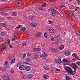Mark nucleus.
Returning a JSON list of instances; mask_svg holds the SVG:
<instances>
[{
  "instance_id": "nucleus-22",
  "label": "nucleus",
  "mask_w": 80,
  "mask_h": 80,
  "mask_svg": "<svg viewBox=\"0 0 80 80\" xmlns=\"http://www.w3.org/2000/svg\"><path fill=\"white\" fill-rule=\"evenodd\" d=\"M44 68L45 69V70H50V68L48 67L44 66Z\"/></svg>"
},
{
  "instance_id": "nucleus-8",
  "label": "nucleus",
  "mask_w": 80,
  "mask_h": 80,
  "mask_svg": "<svg viewBox=\"0 0 80 80\" xmlns=\"http://www.w3.org/2000/svg\"><path fill=\"white\" fill-rule=\"evenodd\" d=\"M35 17L34 16H30L28 17V19L29 20H33Z\"/></svg>"
},
{
  "instance_id": "nucleus-63",
  "label": "nucleus",
  "mask_w": 80,
  "mask_h": 80,
  "mask_svg": "<svg viewBox=\"0 0 80 80\" xmlns=\"http://www.w3.org/2000/svg\"><path fill=\"white\" fill-rule=\"evenodd\" d=\"M44 56L45 57H48V55L47 54H46L45 55H44Z\"/></svg>"
},
{
  "instance_id": "nucleus-4",
  "label": "nucleus",
  "mask_w": 80,
  "mask_h": 80,
  "mask_svg": "<svg viewBox=\"0 0 80 80\" xmlns=\"http://www.w3.org/2000/svg\"><path fill=\"white\" fill-rule=\"evenodd\" d=\"M64 54L66 56H68L70 55V52L68 50H66L64 52Z\"/></svg>"
},
{
  "instance_id": "nucleus-61",
  "label": "nucleus",
  "mask_w": 80,
  "mask_h": 80,
  "mask_svg": "<svg viewBox=\"0 0 80 80\" xmlns=\"http://www.w3.org/2000/svg\"><path fill=\"white\" fill-rule=\"evenodd\" d=\"M2 70H6V68H4L2 69Z\"/></svg>"
},
{
  "instance_id": "nucleus-3",
  "label": "nucleus",
  "mask_w": 80,
  "mask_h": 80,
  "mask_svg": "<svg viewBox=\"0 0 80 80\" xmlns=\"http://www.w3.org/2000/svg\"><path fill=\"white\" fill-rule=\"evenodd\" d=\"M19 68L20 70H24L25 69V65L23 64L22 65H20Z\"/></svg>"
},
{
  "instance_id": "nucleus-7",
  "label": "nucleus",
  "mask_w": 80,
  "mask_h": 80,
  "mask_svg": "<svg viewBox=\"0 0 80 80\" xmlns=\"http://www.w3.org/2000/svg\"><path fill=\"white\" fill-rule=\"evenodd\" d=\"M30 25L32 27H35L37 26V24L36 23L32 22L31 23Z\"/></svg>"
},
{
  "instance_id": "nucleus-51",
  "label": "nucleus",
  "mask_w": 80,
  "mask_h": 80,
  "mask_svg": "<svg viewBox=\"0 0 80 80\" xmlns=\"http://www.w3.org/2000/svg\"><path fill=\"white\" fill-rule=\"evenodd\" d=\"M38 9H39V10H42V8H41L40 7H38Z\"/></svg>"
},
{
  "instance_id": "nucleus-20",
  "label": "nucleus",
  "mask_w": 80,
  "mask_h": 80,
  "mask_svg": "<svg viewBox=\"0 0 80 80\" xmlns=\"http://www.w3.org/2000/svg\"><path fill=\"white\" fill-rule=\"evenodd\" d=\"M52 51L55 52V53H57V49L53 48L52 49Z\"/></svg>"
},
{
  "instance_id": "nucleus-32",
  "label": "nucleus",
  "mask_w": 80,
  "mask_h": 80,
  "mask_svg": "<svg viewBox=\"0 0 80 80\" xmlns=\"http://www.w3.org/2000/svg\"><path fill=\"white\" fill-rule=\"evenodd\" d=\"M3 9V10H10L9 8H4Z\"/></svg>"
},
{
  "instance_id": "nucleus-58",
  "label": "nucleus",
  "mask_w": 80,
  "mask_h": 80,
  "mask_svg": "<svg viewBox=\"0 0 80 80\" xmlns=\"http://www.w3.org/2000/svg\"><path fill=\"white\" fill-rule=\"evenodd\" d=\"M8 18V19H9V20H12V18L10 17H9Z\"/></svg>"
},
{
  "instance_id": "nucleus-60",
  "label": "nucleus",
  "mask_w": 80,
  "mask_h": 80,
  "mask_svg": "<svg viewBox=\"0 0 80 80\" xmlns=\"http://www.w3.org/2000/svg\"><path fill=\"white\" fill-rule=\"evenodd\" d=\"M24 18L26 20L27 18L25 16L24 17Z\"/></svg>"
},
{
  "instance_id": "nucleus-33",
  "label": "nucleus",
  "mask_w": 80,
  "mask_h": 80,
  "mask_svg": "<svg viewBox=\"0 0 80 80\" xmlns=\"http://www.w3.org/2000/svg\"><path fill=\"white\" fill-rule=\"evenodd\" d=\"M69 14L71 15V17H73L74 15V13L73 12H70Z\"/></svg>"
},
{
  "instance_id": "nucleus-23",
  "label": "nucleus",
  "mask_w": 80,
  "mask_h": 80,
  "mask_svg": "<svg viewBox=\"0 0 80 80\" xmlns=\"http://www.w3.org/2000/svg\"><path fill=\"white\" fill-rule=\"evenodd\" d=\"M44 36L45 38H47L48 37V34H47V32H45L44 33Z\"/></svg>"
},
{
  "instance_id": "nucleus-38",
  "label": "nucleus",
  "mask_w": 80,
  "mask_h": 80,
  "mask_svg": "<svg viewBox=\"0 0 80 80\" xmlns=\"http://www.w3.org/2000/svg\"><path fill=\"white\" fill-rule=\"evenodd\" d=\"M26 54H23V56H22V58H25V57H26Z\"/></svg>"
},
{
  "instance_id": "nucleus-28",
  "label": "nucleus",
  "mask_w": 80,
  "mask_h": 80,
  "mask_svg": "<svg viewBox=\"0 0 80 80\" xmlns=\"http://www.w3.org/2000/svg\"><path fill=\"white\" fill-rule=\"evenodd\" d=\"M75 11H78L80 10V8L79 7H76V8H75Z\"/></svg>"
},
{
  "instance_id": "nucleus-47",
  "label": "nucleus",
  "mask_w": 80,
  "mask_h": 80,
  "mask_svg": "<svg viewBox=\"0 0 80 80\" xmlns=\"http://www.w3.org/2000/svg\"><path fill=\"white\" fill-rule=\"evenodd\" d=\"M5 65H8V62L6 61L5 62Z\"/></svg>"
},
{
  "instance_id": "nucleus-25",
  "label": "nucleus",
  "mask_w": 80,
  "mask_h": 80,
  "mask_svg": "<svg viewBox=\"0 0 80 80\" xmlns=\"http://www.w3.org/2000/svg\"><path fill=\"white\" fill-rule=\"evenodd\" d=\"M5 49H7V46H4V48H1V50L2 51H4V50H5Z\"/></svg>"
},
{
  "instance_id": "nucleus-52",
  "label": "nucleus",
  "mask_w": 80,
  "mask_h": 80,
  "mask_svg": "<svg viewBox=\"0 0 80 80\" xmlns=\"http://www.w3.org/2000/svg\"><path fill=\"white\" fill-rule=\"evenodd\" d=\"M10 72H11V73H15V71H14L13 70H11Z\"/></svg>"
},
{
  "instance_id": "nucleus-41",
  "label": "nucleus",
  "mask_w": 80,
  "mask_h": 80,
  "mask_svg": "<svg viewBox=\"0 0 80 80\" xmlns=\"http://www.w3.org/2000/svg\"><path fill=\"white\" fill-rule=\"evenodd\" d=\"M75 57L76 59L78 60H80V59H79L78 57L77 56H75Z\"/></svg>"
},
{
  "instance_id": "nucleus-49",
  "label": "nucleus",
  "mask_w": 80,
  "mask_h": 80,
  "mask_svg": "<svg viewBox=\"0 0 80 80\" xmlns=\"http://www.w3.org/2000/svg\"><path fill=\"white\" fill-rule=\"evenodd\" d=\"M40 50H39V49L38 48H36V51H37V52H38V51H39Z\"/></svg>"
},
{
  "instance_id": "nucleus-59",
  "label": "nucleus",
  "mask_w": 80,
  "mask_h": 80,
  "mask_svg": "<svg viewBox=\"0 0 80 80\" xmlns=\"http://www.w3.org/2000/svg\"><path fill=\"white\" fill-rule=\"evenodd\" d=\"M75 55H77V54L75 53H73L72 54V56L73 57V56H75Z\"/></svg>"
},
{
  "instance_id": "nucleus-39",
  "label": "nucleus",
  "mask_w": 80,
  "mask_h": 80,
  "mask_svg": "<svg viewBox=\"0 0 80 80\" xmlns=\"http://www.w3.org/2000/svg\"><path fill=\"white\" fill-rule=\"evenodd\" d=\"M22 78H23V79H25V75L24 74H22Z\"/></svg>"
},
{
  "instance_id": "nucleus-43",
  "label": "nucleus",
  "mask_w": 80,
  "mask_h": 80,
  "mask_svg": "<svg viewBox=\"0 0 80 80\" xmlns=\"http://www.w3.org/2000/svg\"><path fill=\"white\" fill-rule=\"evenodd\" d=\"M16 14H17V13H16V12H13V16H16Z\"/></svg>"
},
{
  "instance_id": "nucleus-1",
  "label": "nucleus",
  "mask_w": 80,
  "mask_h": 80,
  "mask_svg": "<svg viewBox=\"0 0 80 80\" xmlns=\"http://www.w3.org/2000/svg\"><path fill=\"white\" fill-rule=\"evenodd\" d=\"M70 66L72 67V68H73V69H74V70H76L78 69V66H77L75 63H74L71 64Z\"/></svg>"
},
{
  "instance_id": "nucleus-46",
  "label": "nucleus",
  "mask_w": 80,
  "mask_h": 80,
  "mask_svg": "<svg viewBox=\"0 0 80 80\" xmlns=\"http://www.w3.org/2000/svg\"><path fill=\"white\" fill-rule=\"evenodd\" d=\"M8 44H10V39H8Z\"/></svg>"
},
{
  "instance_id": "nucleus-6",
  "label": "nucleus",
  "mask_w": 80,
  "mask_h": 80,
  "mask_svg": "<svg viewBox=\"0 0 80 80\" xmlns=\"http://www.w3.org/2000/svg\"><path fill=\"white\" fill-rule=\"evenodd\" d=\"M49 31L50 33H55V30L51 28H50V29L49 30Z\"/></svg>"
},
{
  "instance_id": "nucleus-19",
  "label": "nucleus",
  "mask_w": 80,
  "mask_h": 80,
  "mask_svg": "<svg viewBox=\"0 0 80 80\" xmlns=\"http://www.w3.org/2000/svg\"><path fill=\"white\" fill-rule=\"evenodd\" d=\"M51 14L52 15V17H55L56 16V14L54 12H52Z\"/></svg>"
},
{
  "instance_id": "nucleus-53",
  "label": "nucleus",
  "mask_w": 80,
  "mask_h": 80,
  "mask_svg": "<svg viewBox=\"0 0 80 80\" xmlns=\"http://www.w3.org/2000/svg\"><path fill=\"white\" fill-rule=\"evenodd\" d=\"M21 63H22L21 62H19V63L18 64V65L19 66H20Z\"/></svg>"
},
{
  "instance_id": "nucleus-12",
  "label": "nucleus",
  "mask_w": 80,
  "mask_h": 80,
  "mask_svg": "<svg viewBox=\"0 0 80 80\" xmlns=\"http://www.w3.org/2000/svg\"><path fill=\"white\" fill-rule=\"evenodd\" d=\"M59 48L60 49V50L63 49V48H64V46L63 45H62L60 46L59 47Z\"/></svg>"
},
{
  "instance_id": "nucleus-35",
  "label": "nucleus",
  "mask_w": 80,
  "mask_h": 80,
  "mask_svg": "<svg viewBox=\"0 0 80 80\" xmlns=\"http://www.w3.org/2000/svg\"><path fill=\"white\" fill-rule=\"evenodd\" d=\"M2 27H7V24L5 23H3Z\"/></svg>"
},
{
  "instance_id": "nucleus-64",
  "label": "nucleus",
  "mask_w": 80,
  "mask_h": 80,
  "mask_svg": "<svg viewBox=\"0 0 80 80\" xmlns=\"http://www.w3.org/2000/svg\"><path fill=\"white\" fill-rule=\"evenodd\" d=\"M58 30H61L60 28H58Z\"/></svg>"
},
{
  "instance_id": "nucleus-9",
  "label": "nucleus",
  "mask_w": 80,
  "mask_h": 80,
  "mask_svg": "<svg viewBox=\"0 0 80 80\" xmlns=\"http://www.w3.org/2000/svg\"><path fill=\"white\" fill-rule=\"evenodd\" d=\"M41 35L42 33L40 32H38L36 33V36L37 37H39L40 36H41Z\"/></svg>"
},
{
  "instance_id": "nucleus-18",
  "label": "nucleus",
  "mask_w": 80,
  "mask_h": 80,
  "mask_svg": "<svg viewBox=\"0 0 80 80\" xmlns=\"http://www.w3.org/2000/svg\"><path fill=\"white\" fill-rule=\"evenodd\" d=\"M66 80H72V79L70 78V77L68 76H66Z\"/></svg>"
},
{
  "instance_id": "nucleus-30",
  "label": "nucleus",
  "mask_w": 80,
  "mask_h": 80,
  "mask_svg": "<svg viewBox=\"0 0 80 80\" xmlns=\"http://www.w3.org/2000/svg\"><path fill=\"white\" fill-rule=\"evenodd\" d=\"M41 58H43V59H44V58H45V56L43 55H41L40 56Z\"/></svg>"
},
{
  "instance_id": "nucleus-10",
  "label": "nucleus",
  "mask_w": 80,
  "mask_h": 80,
  "mask_svg": "<svg viewBox=\"0 0 80 80\" xmlns=\"http://www.w3.org/2000/svg\"><path fill=\"white\" fill-rule=\"evenodd\" d=\"M54 39L55 40V41H56V42H59V41H60V40L61 39L60 38L58 37L57 38L56 37L55 38L54 37Z\"/></svg>"
},
{
  "instance_id": "nucleus-45",
  "label": "nucleus",
  "mask_w": 80,
  "mask_h": 80,
  "mask_svg": "<svg viewBox=\"0 0 80 80\" xmlns=\"http://www.w3.org/2000/svg\"><path fill=\"white\" fill-rule=\"evenodd\" d=\"M72 60H73V62H75L76 60V59H75V58H72Z\"/></svg>"
},
{
  "instance_id": "nucleus-21",
  "label": "nucleus",
  "mask_w": 80,
  "mask_h": 80,
  "mask_svg": "<svg viewBox=\"0 0 80 80\" xmlns=\"http://www.w3.org/2000/svg\"><path fill=\"white\" fill-rule=\"evenodd\" d=\"M15 62V59H12L11 61V63H14Z\"/></svg>"
},
{
  "instance_id": "nucleus-17",
  "label": "nucleus",
  "mask_w": 80,
  "mask_h": 80,
  "mask_svg": "<svg viewBox=\"0 0 80 80\" xmlns=\"http://www.w3.org/2000/svg\"><path fill=\"white\" fill-rule=\"evenodd\" d=\"M26 61L27 62H31V59L29 58H28L26 59Z\"/></svg>"
},
{
  "instance_id": "nucleus-2",
  "label": "nucleus",
  "mask_w": 80,
  "mask_h": 80,
  "mask_svg": "<svg viewBox=\"0 0 80 80\" xmlns=\"http://www.w3.org/2000/svg\"><path fill=\"white\" fill-rule=\"evenodd\" d=\"M66 71L68 73H70V74H73V75H75V73H76V70L74 71L73 70H66Z\"/></svg>"
},
{
  "instance_id": "nucleus-16",
  "label": "nucleus",
  "mask_w": 80,
  "mask_h": 80,
  "mask_svg": "<svg viewBox=\"0 0 80 80\" xmlns=\"http://www.w3.org/2000/svg\"><path fill=\"white\" fill-rule=\"evenodd\" d=\"M21 30L22 31V32H25L26 28H25V27H22L21 28Z\"/></svg>"
},
{
  "instance_id": "nucleus-31",
  "label": "nucleus",
  "mask_w": 80,
  "mask_h": 80,
  "mask_svg": "<svg viewBox=\"0 0 80 80\" xmlns=\"http://www.w3.org/2000/svg\"><path fill=\"white\" fill-rule=\"evenodd\" d=\"M61 62H62V60H61V59H60V58H59L58 60V63L60 64V63H61Z\"/></svg>"
},
{
  "instance_id": "nucleus-14",
  "label": "nucleus",
  "mask_w": 80,
  "mask_h": 80,
  "mask_svg": "<svg viewBox=\"0 0 80 80\" xmlns=\"http://www.w3.org/2000/svg\"><path fill=\"white\" fill-rule=\"evenodd\" d=\"M34 57L35 59H37V58L38 57V55L36 54H34Z\"/></svg>"
},
{
  "instance_id": "nucleus-26",
  "label": "nucleus",
  "mask_w": 80,
  "mask_h": 80,
  "mask_svg": "<svg viewBox=\"0 0 80 80\" xmlns=\"http://www.w3.org/2000/svg\"><path fill=\"white\" fill-rule=\"evenodd\" d=\"M42 49L45 48V45L44 44H42V47H41Z\"/></svg>"
},
{
  "instance_id": "nucleus-36",
  "label": "nucleus",
  "mask_w": 80,
  "mask_h": 80,
  "mask_svg": "<svg viewBox=\"0 0 80 80\" xmlns=\"http://www.w3.org/2000/svg\"><path fill=\"white\" fill-rule=\"evenodd\" d=\"M49 22L50 24H51V25H53V22L52 21H49Z\"/></svg>"
},
{
  "instance_id": "nucleus-48",
  "label": "nucleus",
  "mask_w": 80,
  "mask_h": 80,
  "mask_svg": "<svg viewBox=\"0 0 80 80\" xmlns=\"http://www.w3.org/2000/svg\"><path fill=\"white\" fill-rule=\"evenodd\" d=\"M76 64L77 65H80V62H78L76 63Z\"/></svg>"
},
{
  "instance_id": "nucleus-62",
  "label": "nucleus",
  "mask_w": 80,
  "mask_h": 80,
  "mask_svg": "<svg viewBox=\"0 0 80 80\" xmlns=\"http://www.w3.org/2000/svg\"><path fill=\"white\" fill-rule=\"evenodd\" d=\"M15 40V39L14 38H13L12 39V41H14Z\"/></svg>"
},
{
  "instance_id": "nucleus-40",
  "label": "nucleus",
  "mask_w": 80,
  "mask_h": 80,
  "mask_svg": "<svg viewBox=\"0 0 80 80\" xmlns=\"http://www.w3.org/2000/svg\"><path fill=\"white\" fill-rule=\"evenodd\" d=\"M51 40H52V41H54V38L53 37V36L51 37Z\"/></svg>"
},
{
  "instance_id": "nucleus-37",
  "label": "nucleus",
  "mask_w": 80,
  "mask_h": 80,
  "mask_svg": "<svg viewBox=\"0 0 80 80\" xmlns=\"http://www.w3.org/2000/svg\"><path fill=\"white\" fill-rule=\"evenodd\" d=\"M47 76H48V75H46L44 76V78L45 79H47V78H48V77H47Z\"/></svg>"
},
{
  "instance_id": "nucleus-15",
  "label": "nucleus",
  "mask_w": 80,
  "mask_h": 80,
  "mask_svg": "<svg viewBox=\"0 0 80 80\" xmlns=\"http://www.w3.org/2000/svg\"><path fill=\"white\" fill-rule=\"evenodd\" d=\"M65 70H72L71 69V68L68 67H66L65 68Z\"/></svg>"
},
{
  "instance_id": "nucleus-13",
  "label": "nucleus",
  "mask_w": 80,
  "mask_h": 80,
  "mask_svg": "<svg viewBox=\"0 0 80 80\" xmlns=\"http://www.w3.org/2000/svg\"><path fill=\"white\" fill-rule=\"evenodd\" d=\"M62 62L64 63H68V60L66 59H63Z\"/></svg>"
},
{
  "instance_id": "nucleus-29",
  "label": "nucleus",
  "mask_w": 80,
  "mask_h": 80,
  "mask_svg": "<svg viewBox=\"0 0 80 80\" xmlns=\"http://www.w3.org/2000/svg\"><path fill=\"white\" fill-rule=\"evenodd\" d=\"M22 28V25H18L16 28H17V29H19V28Z\"/></svg>"
},
{
  "instance_id": "nucleus-5",
  "label": "nucleus",
  "mask_w": 80,
  "mask_h": 80,
  "mask_svg": "<svg viewBox=\"0 0 80 80\" xmlns=\"http://www.w3.org/2000/svg\"><path fill=\"white\" fill-rule=\"evenodd\" d=\"M3 80H10L9 77L7 76H4L2 78Z\"/></svg>"
},
{
  "instance_id": "nucleus-55",
  "label": "nucleus",
  "mask_w": 80,
  "mask_h": 80,
  "mask_svg": "<svg viewBox=\"0 0 80 80\" xmlns=\"http://www.w3.org/2000/svg\"><path fill=\"white\" fill-rule=\"evenodd\" d=\"M9 46L10 48H13V47H12V45L10 44H9Z\"/></svg>"
},
{
  "instance_id": "nucleus-57",
  "label": "nucleus",
  "mask_w": 80,
  "mask_h": 80,
  "mask_svg": "<svg viewBox=\"0 0 80 80\" xmlns=\"http://www.w3.org/2000/svg\"><path fill=\"white\" fill-rule=\"evenodd\" d=\"M14 35H13V37H14V38H17V36H16L15 35V34L14 33Z\"/></svg>"
},
{
  "instance_id": "nucleus-42",
  "label": "nucleus",
  "mask_w": 80,
  "mask_h": 80,
  "mask_svg": "<svg viewBox=\"0 0 80 80\" xmlns=\"http://www.w3.org/2000/svg\"><path fill=\"white\" fill-rule=\"evenodd\" d=\"M3 38L2 37L0 38V41H1V42H3V40H3Z\"/></svg>"
},
{
  "instance_id": "nucleus-44",
  "label": "nucleus",
  "mask_w": 80,
  "mask_h": 80,
  "mask_svg": "<svg viewBox=\"0 0 80 80\" xmlns=\"http://www.w3.org/2000/svg\"><path fill=\"white\" fill-rule=\"evenodd\" d=\"M58 59H56L54 61L55 63H58Z\"/></svg>"
},
{
  "instance_id": "nucleus-34",
  "label": "nucleus",
  "mask_w": 80,
  "mask_h": 80,
  "mask_svg": "<svg viewBox=\"0 0 80 80\" xmlns=\"http://www.w3.org/2000/svg\"><path fill=\"white\" fill-rule=\"evenodd\" d=\"M41 6L43 7H46V3H44L43 4L41 5Z\"/></svg>"
},
{
  "instance_id": "nucleus-11",
  "label": "nucleus",
  "mask_w": 80,
  "mask_h": 80,
  "mask_svg": "<svg viewBox=\"0 0 80 80\" xmlns=\"http://www.w3.org/2000/svg\"><path fill=\"white\" fill-rule=\"evenodd\" d=\"M25 69L26 70H31V67L30 66H27L25 67Z\"/></svg>"
},
{
  "instance_id": "nucleus-56",
  "label": "nucleus",
  "mask_w": 80,
  "mask_h": 80,
  "mask_svg": "<svg viewBox=\"0 0 80 80\" xmlns=\"http://www.w3.org/2000/svg\"><path fill=\"white\" fill-rule=\"evenodd\" d=\"M53 10H54V9L51 8V11L52 12H53Z\"/></svg>"
},
{
  "instance_id": "nucleus-54",
  "label": "nucleus",
  "mask_w": 80,
  "mask_h": 80,
  "mask_svg": "<svg viewBox=\"0 0 80 80\" xmlns=\"http://www.w3.org/2000/svg\"><path fill=\"white\" fill-rule=\"evenodd\" d=\"M3 23H0V26H1V27H3Z\"/></svg>"
},
{
  "instance_id": "nucleus-50",
  "label": "nucleus",
  "mask_w": 80,
  "mask_h": 80,
  "mask_svg": "<svg viewBox=\"0 0 80 80\" xmlns=\"http://www.w3.org/2000/svg\"><path fill=\"white\" fill-rule=\"evenodd\" d=\"M22 45L23 46H26V44L25 42H23L22 43Z\"/></svg>"
},
{
  "instance_id": "nucleus-24",
  "label": "nucleus",
  "mask_w": 80,
  "mask_h": 80,
  "mask_svg": "<svg viewBox=\"0 0 80 80\" xmlns=\"http://www.w3.org/2000/svg\"><path fill=\"white\" fill-rule=\"evenodd\" d=\"M5 32H2L1 33L0 35H1L2 36H4L5 37Z\"/></svg>"
},
{
  "instance_id": "nucleus-27",
  "label": "nucleus",
  "mask_w": 80,
  "mask_h": 80,
  "mask_svg": "<svg viewBox=\"0 0 80 80\" xmlns=\"http://www.w3.org/2000/svg\"><path fill=\"white\" fill-rule=\"evenodd\" d=\"M33 76V75H31V74H29L28 75V77L29 78H31Z\"/></svg>"
}]
</instances>
